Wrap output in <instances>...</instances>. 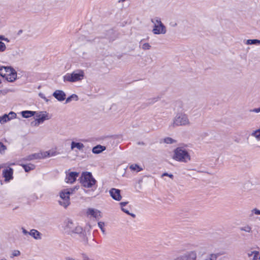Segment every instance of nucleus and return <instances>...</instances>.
Instances as JSON below:
<instances>
[{"mask_svg":"<svg viewBox=\"0 0 260 260\" xmlns=\"http://www.w3.org/2000/svg\"><path fill=\"white\" fill-rule=\"evenodd\" d=\"M86 215L90 219H99L102 217L101 212L96 209L88 208L86 211Z\"/></svg>","mask_w":260,"mask_h":260,"instance_id":"nucleus-9","label":"nucleus"},{"mask_svg":"<svg viewBox=\"0 0 260 260\" xmlns=\"http://www.w3.org/2000/svg\"><path fill=\"white\" fill-rule=\"evenodd\" d=\"M79 186H75L72 188H68L62 189L59 192V195H70L75 193V190L79 189Z\"/></svg>","mask_w":260,"mask_h":260,"instance_id":"nucleus-14","label":"nucleus"},{"mask_svg":"<svg viewBox=\"0 0 260 260\" xmlns=\"http://www.w3.org/2000/svg\"><path fill=\"white\" fill-rule=\"evenodd\" d=\"M98 226L102 231V233L105 234L106 233L105 226V223L104 222L100 221L98 222Z\"/></svg>","mask_w":260,"mask_h":260,"instance_id":"nucleus-31","label":"nucleus"},{"mask_svg":"<svg viewBox=\"0 0 260 260\" xmlns=\"http://www.w3.org/2000/svg\"><path fill=\"white\" fill-rule=\"evenodd\" d=\"M84 147V145L82 143L72 141L71 144V149L72 150H73L75 148H77L79 150H82Z\"/></svg>","mask_w":260,"mask_h":260,"instance_id":"nucleus-18","label":"nucleus"},{"mask_svg":"<svg viewBox=\"0 0 260 260\" xmlns=\"http://www.w3.org/2000/svg\"><path fill=\"white\" fill-rule=\"evenodd\" d=\"M240 231L245 232V233L251 234L252 233V227L249 224H245L243 226L239 228Z\"/></svg>","mask_w":260,"mask_h":260,"instance_id":"nucleus-19","label":"nucleus"},{"mask_svg":"<svg viewBox=\"0 0 260 260\" xmlns=\"http://www.w3.org/2000/svg\"><path fill=\"white\" fill-rule=\"evenodd\" d=\"M139 144H143V143H139Z\"/></svg>","mask_w":260,"mask_h":260,"instance_id":"nucleus-59","label":"nucleus"},{"mask_svg":"<svg viewBox=\"0 0 260 260\" xmlns=\"http://www.w3.org/2000/svg\"><path fill=\"white\" fill-rule=\"evenodd\" d=\"M95 179L92 177L90 172H83L80 177V182L82 185L86 188H95Z\"/></svg>","mask_w":260,"mask_h":260,"instance_id":"nucleus-3","label":"nucleus"},{"mask_svg":"<svg viewBox=\"0 0 260 260\" xmlns=\"http://www.w3.org/2000/svg\"><path fill=\"white\" fill-rule=\"evenodd\" d=\"M253 259L252 260H256L257 258V257H255L254 256V255L253 256Z\"/></svg>","mask_w":260,"mask_h":260,"instance_id":"nucleus-54","label":"nucleus"},{"mask_svg":"<svg viewBox=\"0 0 260 260\" xmlns=\"http://www.w3.org/2000/svg\"><path fill=\"white\" fill-rule=\"evenodd\" d=\"M163 176H169L171 178H173V175L172 174H168L167 173H164L162 175V177H163Z\"/></svg>","mask_w":260,"mask_h":260,"instance_id":"nucleus-51","label":"nucleus"},{"mask_svg":"<svg viewBox=\"0 0 260 260\" xmlns=\"http://www.w3.org/2000/svg\"><path fill=\"white\" fill-rule=\"evenodd\" d=\"M52 95L58 101L61 102L66 99V94L64 92L61 90H56Z\"/></svg>","mask_w":260,"mask_h":260,"instance_id":"nucleus-12","label":"nucleus"},{"mask_svg":"<svg viewBox=\"0 0 260 260\" xmlns=\"http://www.w3.org/2000/svg\"><path fill=\"white\" fill-rule=\"evenodd\" d=\"M13 170L11 168H8L3 171V175L6 181H9L13 179Z\"/></svg>","mask_w":260,"mask_h":260,"instance_id":"nucleus-13","label":"nucleus"},{"mask_svg":"<svg viewBox=\"0 0 260 260\" xmlns=\"http://www.w3.org/2000/svg\"><path fill=\"white\" fill-rule=\"evenodd\" d=\"M84 76V72L81 71L74 72L72 74H67L63 76L64 81L75 82L82 80Z\"/></svg>","mask_w":260,"mask_h":260,"instance_id":"nucleus-6","label":"nucleus"},{"mask_svg":"<svg viewBox=\"0 0 260 260\" xmlns=\"http://www.w3.org/2000/svg\"><path fill=\"white\" fill-rule=\"evenodd\" d=\"M151 22L153 24L152 32L155 35H164L167 32V29L165 25L161 21L160 18L155 17L151 19Z\"/></svg>","mask_w":260,"mask_h":260,"instance_id":"nucleus-4","label":"nucleus"},{"mask_svg":"<svg viewBox=\"0 0 260 260\" xmlns=\"http://www.w3.org/2000/svg\"><path fill=\"white\" fill-rule=\"evenodd\" d=\"M65 260H76L75 258L71 256H67L65 257Z\"/></svg>","mask_w":260,"mask_h":260,"instance_id":"nucleus-53","label":"nucleus"},{"mask_svg":"<svg viewBox=\"0 0 260 260\" xmlns=\"http://www.w3.org/2000/svg\"><path fill=\"white\" fill-rule=\"evenodd\" d=\"M41 124L40 122H39V120L37 119L34 121L31 122V125L34 126H38Z\"/></svg>","mask_w":260,"mask_h":260,"instance_id":"nucleus-46","label":"nucleus"},{"mask_svg":"<svg viewBox=\"0 0 260 260\" xmlns=\"http://www.w3.org/2000/svg\"><path fill=\"white\" fill-rule=\"evenodd\" d=\"M21 252L18 250H14L12 251L10 257L11 258H13L14 257L18 256L20 255Z\"/></svg>","mask_w":260,"mask_h":260,"instance_id":"nucleus-30","label":"nucleus"},{"mask_svg":"<svg viewBox=\"0 0 260 260\" xmlns=\"http://www.w3.org/2000/svg\"><path fill=\"white\" fill-rule=\"evenodd\" d=\"M39 96L42 99H43L46 102H48L49 101V99H48L45 95L41 92L39 93Z\"/></svg>","mask_w":260,"mask_h":260,"instance_id":"nucleus-43","label":"nucleus"},{"mask_svg":"<svg viewBox=\"0 0 260 260\" xmlns=\"http://www.w3.org/2000/svg\"><path fill=\"white\" fill-rule=\"evenodd\" d=\"M39 96L42 99H43L46 102H48L49 101V99H48L45 95L41 92L39 93Z\"/></svg>","mask_w":260,"mask_h":260,"instance_id":"nucleus-42","label":"nucleus"},{"mask_svg":"<svg viewBox=\"0 0 260 260\" xmlns=\"http://www.w3.org/2000/svg\"><path fill=\"white\" fill-rule=\"evenodd\" d=\"M139 144H143V143H139Z\"/></svg>","mask_w":260,"mask_h":260,"instance_id":"nucleus-58","label":"nucleus"},{"mask_svg":"<svg viewBox=\"0 0 260 260\" xmlns=\"http://www.w3.org/2000/svg\"><path fill=\"white\" fill-rule=\"evenodd\" d=\"M190 124L188 115L183 113H177L173 120V126H186Z\"/></svg>","mask_w":260,"mask_h":260,"instance_id":"nucleus-5","label":"nucleus"},{"mask_svg":"<svg viewBox=\"0 0 260 260\" xmlns=\"http://www.w3.org/2000/svg\"><path fill=\"white\" fill-rule=\"evenodd\" d=\"M39 96L42 99H43L46 102H48L49 101V99H48L45 95L41 92L39 93Z\"/></svg>","mask_w":260,"mask_h":260,"instance_id":"nucleus-44","label":"nucleus"},{"mask_svg":"<svg viewBox=\"0 0 260 260\" xmlns=\"http://www.w3.org/2000/svg\"><path fill=\"white\" fill-rule=\"evenodd\" d=\"M121 190L116 188H111L109 190L110 195H120Z\"/></svg>","mask_w":260,"mask_h":260,"instance_id":"nucleus-29","label":"nucleus"},{"mask_svg":"<svg viewBox=\"0 0 260 260\" xmlns=\"http://www.w3.org/2000/svg\"><path fill=\"white\" fill-rule=\"evenodd\" d=\"M82 260H89V257L84 253L82 254Z\"/></svg>","mask_w":260,"mask_h":260,"instance_id":"nucleus-52","label":"nucleus"},{"mask_svg":"<svg viewBox=\"0 0 260 260\" xmlns=\"http://www.w3.org/2000/svg\"><path fill=\"white\" fill-rule=\"evenodd\" d=\"M173 158L178 161L182 162H187L190 160V156L188 151L181 147L174 150Z\"/></svg>","mask_w":260,"mask_h":260,"instance_id":"nucleus-2","label":"nucleus"},{"mask_svg":"<svg viewBox=\"0 0 260 260\" xmlns=\"http://www.w3.org/2000/svg\"><path fill=\"white\" fill-rule=\"evenodd\" d=\"M21 166L26 172H28L30 171L35 169V166L31 164H28L26 165L23 164Z\"/></svg>","mask_w":260,"mask_h":260,"instance_id":"nucleus-24","label":"nucleus"},{"mask_svg":"<svg viewBox=\"0 0 260 260\" xmlns=\"http://www.w3.org/2000/svg\"><path fill=\"white\" fill-rule=\"evenodd\" d=\"M151 48V46L148 43H144L142 46V48L143 50H149Z\"/></svg>","mask_w":260,"mask_h":260,"instance_id":"nucleus-38","label":"nucleus"},{"mask_svg":"<svg viewBox=\"0 0 260 260\" xmlns=\"http://www.w3.org/2000/svg\"><path fill=\"white\" fill-rule=\"evenodd\" d=\"M66 177L64 181L66 183L69 184H72L77 179L78 177L79 173L76 172H70L69 170L65 172Z\"/></svg>","mask_w":260,"mask_h":260,"instance_id":"nucleus-7","label":"nucleus"},{"mask_svg":"<svg viewBox=\"0 0 260 260\" xmlns=\"http://www.w3.org/2000/svg\"><path fill=\"white\" fill-rule=\"evenodd\" d=\"M8 115H9V117L10 118V120L15 118L16 116V114L13 112H10Z\"/></svg>","mask_w":260,"mask_h":260,"instance_id":"nucleus-45","label":"nucleus"},{"mask_svg":"<svg viewBox=\"0 0 260 260\" xmlns=\"http://www.w3.org/2000/svg\"><path fill=\"white\" fill-rule=\"evenodd\" d=\"M112 198L116 201H119L121 200L122 196H111Z\"/></svg>","mask_w":260,"mask_h":260,"instance_id":"nucleus-48","label":"nucleus"},{"mask_svg":"<svg viewBox=\"0 0 260 260\" xmlns=\"http://www.w3.org/2000/svg\"><path fill=\"white\" fill-rule=\"evenodd\" d=\"M121 210L124 213H126L128 215H131L133 217H136V215H135V214L129 213V211L126 208H121Z\"/></svg>","mask_w":260,"mask_h":260,"instance_id":"nucleus-39","label":"nucleus"},{"mask_svg":"<svg viewBox=\"0 0 260 260\" xmlns=\"http://www.w3.org/2000/svg\"><path fill=\"white\" fill-rule=\"evenodd\" d=\"M139 144H143V143H139Z\"/></svg>","mask_w":260,"mask_h":260,"instance_id":"nucleus-60","label":"nucleus"},{"mask_svg":"<svg viewBox=\"0 0 260 260\" xmlns=\"http://www.w3.org/2000/svg\"><path fill=\"white\" fill-rule=\"evenodd\" d=\"M41 154L42 158H44L47 157L53 156L56 155V152L54 151H48L44 152Z\"/></svg>","mask_w":260,"mask_h":260,"instance_id":"nucleus-23","label":"nucleus"},{"mask_svg":"<svg viewBox=\"0 0 260 260\" xmlns=\"http://www.w3.org/2000/svg\"><path fill=\"white\" fill-rule=\"evenodd\" d=\"M246 44L247 45H259L260 40L257 39H249L246 41Z\"/></svg>","mask_w":260,"mask_h":260,"instance_id":"nucleus-27","label":"nucleus"},{"mask_svg":"<svg viewBox=\"0 0 260 260\" xmlns=\"http://www.w3.org/2000/svg\"><path fill=\"white\" fill-rule=\"evenodd\" d=\"M12 68L10 67H0V75L5 77L11 71Z\"/></svg>","mask_w":260,"mask_h":260,"instance_id":"nucleus-17","label":"nucleus"},{"mask_svg":"<svg viewBox=\"0 0 260 260\" xmlns=\"http://www.w3.org/2000/svg\"><path fill=\"white\" fill-rule=\"evenodd\" d=\"M125 0H120L119 2H124Z\"/></svg>","mask_w":260,"mask_h":260,"instance_id":"nucleus-57","label":"nucleus"},{"mask_svg":"<svg viewBox=\"0 0 260 260\" xmlns=\"http://www.w3.org/2000/svg\"><path fill=\"white\" fill-rule=\"evenodd\" d=\"M176 142L175 140L170 137H167L164 139V142L167 144H173Z\"/></svg>","mask_w":260,"mask_h":260,"instance_id":"nucleus-33","label":"nucleus"},{"mask_svg":"<svg viewBox=\"0 0 260 260\" xmlns=\"http://www.w3.org/2000/svg\"><path fill=\"white\" fill-rule=\"evenodd\" d=\"M3 36H0V40H3Z\"/></svg>","mask_w":260,"mask_h":260,"instance_id":"nucleus-55","label":"nucleus"},{"mask_svg":"<svg viewBox=\"0 0 260 260\" xmlns=\"http://www.w3.org/2000/svg\"><path fill=\"white\" fill-rule=\"evenodd\" d=\"M6 49V47L5 43L0 41V52L4 51Z\"/></svg>","mask_w":260,"mask_h":260,"instance_id":"nucleus-41","label":"nucleus"},{"mask_svg":"<svg viewBox=\"0 0 260 260\" xmlns=\"http://www.w3.org/2000/svg\"><path fill=\"white\" fill-rule=\"evenodd\" d=\"M29 235L31 236L35 240H39L42 239V234L36 229H31L29 232Z\"/></svg>","mask_w":260,"mask_h":260,"instance_id":"nucleus-16","label":"nucleus"},{"mask_svg":"<svg viewBox=\"0 0 260 260\" xmlns=\"http://www.w3.org/2000/svg\"><path fill=\"white\" fill-rule=\"evenodd\" d=\"M21 230H22V232L23 235H29V232L26 231L24 228H22Z\"/></svg>","mask_w":260,"mask_h":260,"instance_id":"nucleus-49","label":"nucleus"},{"mask_svg":"<svg viewBox=\"0 0 260 260\" xmlns=\"http://www.w3.org/2000/svg\"><path fill=\"white\" fill-rule=\"evenodd\" d=\"M250 112H254V113H259L260 112V107L251 109V110H250Z\"/></svg>","mask_w":260,"mask_h":260,"instance_id":"nucleus-47","label":"nucleus"},{"mask_svg":"<svg viewBox=\"0 0 260 260\" xmlns=\"http://www.w3.org/2000/svg\"><path fill=\"white\" fill-rule=\"evenodd\" d=\"M36 119L39 120V122L41 124L43 123L45 120H49L51 118V116L46 111H42L39 113L36 112Z\"/></svg>","mask_w":260,"mask_h":260,"instance_id":"nucleus-11","label":"nucleus"},{"mask_svg":"<svg viewBox=\"0 0 260 260\" xmlns=\"http://www.w3.org/2000/svg\"><path fill=\"white\" fill-rule=\"evenodd\" d=\"M7 147L2 142H0V153H4Z\"/></svg>","mask_w":260,"mask_h":260,"instance_id":"nucleus-34","label":"nucleus"},{"mask_svg":"<svg viewBox=\"0 0 260 260\" xmlns=\"http://www.w3.org/2000/svg\"><path fill=\"white\" fill-rule=\"evenodd\" d=\"M129 168L132 171H135L136 172H139L142 170V168H141L140 166L136 164L131 165Z\"/></svg>","mask_w":260,"mask_h":260,"instance_id":"nucleus-26","label":"nucleus"},{"mask_svg":"<svg viewBox=\"0 0 260 260\" xmlns=\"http://www.w3.org/2000/svg\"><path fill=\"white\" fill-rule=\"evenodd\" d=\"M10 120V118L9 117L8 114H4L3 116H0V123L1 124H4Z\"/></svg>","mask_w":260,"mask_h":260,"instance_id":"nucleus-28","label":"nucleus"},{"mask_svg":"<svg viewBox=\"0 0 260 260\" xmlns=\"http://www.w3.org/2000/svg\"><path fill=\"white\" fill-rule=\"evenodd\" d=\"M158 100V98H153L152 99H149L148 100L147 103L149 104V105L153 104L155 103V102H156Z\"/></svg>","mask_w":260,"mask_h":260,"instance_id":"nucleus-35","label":"nucleus"},{"mask_svg":"<svg viewBox=\"0 0 260 260\" xmlns=\"http://www.w3.org/2000/svg\"><path fill=\"white\" fill-rule=\"evenodd\" d=\"M36 113V112L32 111H23L21 112L22 117L25 118L30 117L35 115Z\"/></svg>","mask_w":260,"mask_h":260,"instance_id":"nucleus-22","label":"nucleus"},{"mask_svg":"<svg viewBox=\"0 0 260 260\" xmlns=\"http://www.w3.org/2000/svg\"><path fill=\"white\" fill-rule=\"evenodd\" d=\"M75 98L76 99V100L77 101L78 100V96L77 95L75 94H72V95L70 96L69 97H68L67 99H66V103H68L69 102H70L73 99H74Z\"/></svg>","mask_w":260,"mask_h":260,"instance_id":"nucleus-32","label":"nucleus"},{"mask_svg":"<svg viewBox=\"0 0 260 260\" xmlns=\"http://www.w3.org/2000/svg\"><path fill=\"white\" fill-rule=\"evenodd\" d=\"M42 156L40 153H34L27 156L25 159L26 160H31L33 159H41Z\"/></svg>","mask_w":260,"mask_h":260,"instance_id":"nucleus-21","label":"nucleus"},{"mask_svg":"<svg viewBox=\"0 0 260 260\" xmlns=\"http://www.w3.org/2000/svg\"><path fill=\"white\" fill-rule=\"evenodd\" d=\"M106 149L105 146L98 145L92 148V152L94 154H99Z\"/></svg>","mask_w":260,"mask_h":260,"instance_id":"nucleus-20","label":"nucleus"},{"mask_svg":"<svg viewBox=\"0 0 260 260\" xmlns=\"http://www.w3.org/2000/svg\"><path fill=\"white\" fill-rule=\"evenodd\" d=\"M259 259H260V257H259Z\"/></svg>","mask_w":260,"mask_h":260,"instance_id":"nucleus-61","label":"nucleus"},{"mask_svg":"<svg viewBox=\"0 0 260 260\" xmlns=\"http://www.w3.org/2000/svg\"><path fill=\"white\" fill-rule=\"evenodd\" d=\"M63 229L66 233L71 236H73V234L79 235L83 237V242L84 243H87V239L83 232L82 227L76 225L71 219H67L64 221Z\"/></svg>","mask_w":260,"mask_h":260,"instance_id":"nucleus-1","label":"nucleus"},{"mask_svg":"<svg viewBox=\"0 0 260 260\" xmlns=\"http://www.w3.org/2000/svg\"><path fill=\"white\" fill-rule=\"evenodd\" d=\"M128 203V202H122L120 203V205L121 208H124Z\"/></svg>","mask_w":260,"mask_h":260,"instance_id":"nucleus-50","label":"nucleus"},{"mask_svg":"<svg viewBox=\"0 0 260 260\" xmlns=\"http://www.w3.org/2000/svg\"><path fill=\"white\" fill-rule=\"evenodd\" d=\"M0 260H7L6 258H3L0 259Z\"/></svg>","mask_w":260,"mask_h":260,"instance_id":"nucleus-56","label":"nucleus"},{"mask_svg":"<svg viewBox=\"0 0 260 260\" xmlns=\"http://www.w3.org/2000/svg\"><path fill=\"white\" fill-rule=\"evenodd\" d=\"M259 252L257 251H251L248 253V255L249 257L253 256L254 255L255 257H257Z\"/></svg>","mask_w":260,"mask_h":260,"instance_id":"nucleus-40","label":"nucleus"},{"mask_svg":"<svg viewBox=\"0 0 260 260\" xmlns=\"http://www.w3.org/2000/svg\"><path fill=\"white\" fill-rule=\"evenodd\" d=\"M56 201L58 204L64 208H67L70 204V196H56Z\"/></svg>","mask_w":260,"mask_h":260,"instance_id":"nucleus-10","label":"nucleus"},{"mask_svg":"<svg viewBox=\"0 0 260 260\" xmlns=\"http://www.w3.org/2000/svg\"><path fill=\"white\" fill-rule=\"evenodd\" d=\"M216 255L214 254H210L208 257H207L204 260H216Z\"/></svg>","mask_w":260,"mask_h":260,"instance_id":"nucleus-37","label":"nucleus"},{"mask_svg":"<svg viewBox=\"0 0 260 260\" xmlns=\"http://www.w3.org/2000/svg\"><path fill=\"white\" fill-rule=\"evenodd\" d=\"M253 214H254L255 215H260V210L256 208L253 209L251 211L250 216H252Z\"/></svg>","mask_w":260,"mask_h":260,"instance_id":"nucleus-36","label":"nucleus"},{"mask_svg":"<svg viewBox=\"0 0 260 260\" xmlns=\"http://www.w3.org/2000/svg\"><path fill=\"white\" fill-rule=\"evenodd\" d=\"M252 137H254L257 141H260V128L253 131L250 134Z\"/></svg>","mask_w":260,"mask_h":260,"instance_id":"nucleus-25","label":"nucleus"},{"mask_svg":"<svg viewBox=\"0 0 260 260\" xmlns=\"http://www.w3.org/2000/svg\"><path fill=\"white\" fill-rule=\"evenodd\" d=\"M197 257L196 251H189L177 257L175 260H196Z\"/></svg>","mask_w":260,"mask_h":260,"instance_id":"nucleus-8","label":"nucleus"},{"mask_svg":"<svg viewBox=\"0 0 260 260\" xmlns=\"http://www.w3.org/2000/svg\"><path fill=\"white\" fill-rule=\"evenodd\" d=\"M5 78L9 82H14L17 78V73L16 71L12 68L11 71L5 77Z\"/></svg>","mask_w":260,"mask_h":260,"instance_id":"nucleus-15","label":"nucleus"}]
</instances>
